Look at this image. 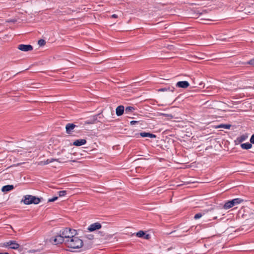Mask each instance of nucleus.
I'll return each mask as SVG.
<instances>
[{
    "instance_id": "1",
    "label": "nucleus",
    "mask_w": 254,
    "mask_h": 254,
    "mask_svg": "<svg viewBox=\"0 0 254 254\" xmlns=\"http://www.w3.org/2000/svg\"><path fill=\"white\" fill-rule=\"evenodd\" d=\"M65 243L68 247L72 249H78L83 246L82 240L74 235L70 239L65 240Z\"/></svg>"
},
{
    "instance_id": "2",
    "label": "nucleus",
    "mask_w": 254,
    "mask_h": 254,
    "mask_svg": "<svg viewBox=\"0 0 254 254\" xmlns=\"http://www.w3.org/2000/svg\"><path fill=\"white\" fill-rule=\"evenodd\" d=\"M244 200L241 198H236L231 200H228L225 202L223 208L224 209H228L241 203Z\"/></svg>"
},
{
    "instance_id": "3",
    "label": "nucleus",
    "mask_w": 254,
    "mask_h": 254,
    "mask_svg": "<svg viewBox=\"0 0 254 254\" xmlns=\"http://www.w3.org/2000/svg\"><path fill=\"white\" fill-rule=\"evenodd\" d=\"M40 198L31 195H26L23 201L25 204H37L40 202Z\"/></svg>"
},
{
    "instance_id": "4",
    "label": "nucleus",
    "mask_w": 254,
    "mask_h": 254,
    "mask_svg": "<svg viewBox=\"0 0 254 254\" xmlns=\"http://www.w3.org/2000/svg\"><path fill=\"white\" fill-rule=\"evenodd\" d=\"M72 231L74 232V230H72L70 228H66L63 229L61 234L64 239H65V240H69L71 239L74 234V233Z\"/></svg>"
},
{
    "instance_id": "5",
    "label": "nucleus",
    "mask_w": 254,
    "mask_h": 254,
    "mask_svg": "<svg viewBox=\"0 0 254 254\" xmlns=\"http://www.w3.org/2000/svg\"><path fill=\"white\" fill-rule=\"evenodd\" d=\"M3 246L5 247H9L11 249L17 250L19 248L20 245L15 241H9L3 243Z\"/></svg>"
},
{
    "instance_id": "6",
    "label": "nucleus",
    "mask_w": 254,
    "mask_h": 254,
    "mask_svg": "<svg viewBox=\"0 0 254 254\" xmlns=\"http://www.w3.org/2000/svg\"><path fill=\"white\" fill-rule=\"evenodd\" d=\"M64 241L65 242V240L61 234L50 239V242L54 245L61 244Z\"/></svg>"
},
{
    "instance_id": "7",
    "label": "nucleus",
    "mask_w": 254,
    "mask_h": 254,
    "mask_svg": "<svg viewBox=\"0 0 254 254\" xmlns=\"http://www.w3.org/2000/svg\"><path fill=\"white\" fill-rule=\"evenodd\" d=\"M102 226L100 223L98 222L94 223L91 224L87 228L88 230L90 232H92L96 230L100 229Z\"/></svg>"
},
{
    "instance_id": "8",
    "label": "nucleus",
    "mask_w": 254,
    "mask_h": 254,
    "mask_svg": "<svg viewBox=\"0 0 254 254\" xmlns=\"http://www.w3.org/2000/svg\"><path fill=\"white\" fill-rule=\"evenodd\" d=\"M18 49L22 51L27 52L33 50V47L30 45L20 44L18 46Z\"/></svg>"
},
{
    "instance_id": "9",
    "label": "nucleus",
    "mask_w": 254,
    "mask_h": 254,
    "mask_svg": "<svg viewBox=\"0 0 254 254\" xmlns=\"http://www.w3.org/2000/svg\"><path fill=\"white\" fill-rule=\"evenodd\" d=\"M189 83L187 81H179L176 84V86L183 88H187L189 86Z\"/></svg>"
},
{
    "instance_id": "10",
    "label": "nucleus",
    "mask_w": 254,
    "mask_h": 254,
    "mask_svg": "<svg viewBox=\"0 0 254 254\" xmlns=\"http://www.w3.org/2000/svg\"><path fill=\"white\" fill-rule=\"evenodd\" d=\"M86 143V140L84 139H79L75 140L73 142V145L76 146H80Z\"/></svg>"
},
{
    "instance_id": "11",
    "label": "nucleus",
    "mask_w": 254,
    "mask_h": 254,
    "mask_svg": "<svg viewBox=\"0 0 254 254\" xmlns=\"http://www.w3.org/2000/svg\"><path fill=\"white\" fill-rule=\"evenodd\" d=\"M125 111V108L124 106L123 105L119 106L117 107L116 109V113L117 116H122L124 112Z\"/></svg>"
},
{
    "instance_id": "12",
    "label": "nucleus",
    "mask_w": 254,
    "mask_h": 254,
    "mask_svg": "<svg viewBox=\"0 0 254 254\" xmlns=\"http://www.w3.org/2000/svg\"><path fill=\"white\" fill-rule=\"evenodd\" d=\"M76 127L73 124H67L65 126L66 131L67 133H70V132L74 128Z\"/></svg>"
},
{
    "instance_id": "13",
    "label": "nucleus",
    "mask_w": 254,
    "mask_h": 254,
    "mask_svg": "<svg viewBox=\"0 0 254 254\" xmlns=\"http://www.w3.org/2000/svg\"><path fill=\"white\" fill-rule=\"evenodd\" d=\"M139 135L140 136H141L142 137H150V138H155L156 137V135L152 134V133H150L149 132H140L139 133Z\"/></svg>"
},
{
    "instance_id": "14",
    "label": "nucleus",
    "mask_w": 254,
    "mask_h": 254,
    "mask_svg": "<svg viewBox=\"0 0 254 254\" xmlns=\"http://www.w3.org/2000/svg\"><path fill=\"white\" fill-rule=\"evenodd\" d=\"M14 188V187L13 185H6L3 187H2L1 189V190L3 192H7L9 191L12 190H13Z\"/></svg>"
},
{
    "instance_id": "15",
    "label": "nucleus",
    "mask_w": 254,
    "mask_h": 254,
    "mask_svg": "<svg viewBox=\"0 0 254 254\" xmlns=\"http://www.w3.org/2000/svg\"><path fill=\"white\" fill-rule=\"evenodd\" d=\"M241 146L243 149H249L252 147V145L251 143L247 142L241 144Z\"/></svg>"
},
{
    "instance_id": "16",
    "label": "nucleus",
    "mask_w": 254,
    "mask_h": 254,
    "mask_svg": "<svg viewBox=\"0 0 254 254\" xmlns=\"http://www.w3.org/2000/svg\"><path fill=\"white\" fill-rule=\"evenodd\" d=\"M248 137V136L247 134H243L240 136L237 137V140L240 143L246 140L247 139Z\"/></svg>"
},
{
    "instance_id": "17",
    "label": "nucleus",
    "mask_w": 254,
    "mask_h": 254,
    "mask_svg": "<svg viewBox=\"0 0 254 254\" xmlns=\"http://www.w3.org/2000/svg\"><path fill=\"white\" fill-rule=\"evenodd\" d=\"M231 127V125L230 124H220L219 125H218V126H217L216 127V128H225V129H230V127Z\"/></svg>"
},
{
    "instance_id": "18",
    "label": "nucleus",
    "mask_w": 254,
    "mask_h": 254,
    "mask_svg": "<svg viewBox=\"0 0 254 254\" xmlns=\"http://www.w3.org/2000/svg\"><path fill=\"white\" fill-rule=\"evenodd\" d=\"M97 120V118L96 117H93L92 118L87 120L85 121V124H93L95 123V121Z\"/></svg>"
},
{
    "instance_id": "19",
    "label": "nucleus",
    "mask_w": 254,
    "mask_h": 254,
    "mask_svg": "<svg viewBox=\"0 0 254 254\" xmlns=\"http://www.w3.org/2000/svg\"><path fill=\"white\" fill-rule=\"evenodd\" d=\"M135 110L134 108L132 106H128L125 109L126 113H128L133 112Z\"/></svg>"
},
{
    "instance_id": "20",
    "label": "nucleus",
    "mask_w": 254,
    "mask_h": 254,
    "mask_svg": "<svg viewBox=\"0 0 254 254\" xmlns=\"http://www.w3.org/2000/svg\"><path fill=\"white\" fill-rule=\"evenodd\" d=\"M145 235V233L143 231H139L136 233V236L139 238H142Z\"/></svg>"
},
{
    "instance_id": "21",
    "label": "nucleus",
    "mask_w": 254,
    "mask_h": 254,
    "mask_svg": "<svg viewBox=\"0 0 254 254\" xmlns=\"http://www.w3.org/2000/svg\"><path fill=\"white\" fill-rule=\"evenodd\" d=\"M204 213H197L194 216V219H199L200 218H201L203 215H204Z\"/></svg>"
},
{
    "instance_id": "22",
    "label": "nucleus",
    "mask_w": 254,
    "mask_h": 254,
    "mask_svg": "<svg viewBox=\"0 0 254 254\" xmlns=\"http://www.w3.org/2000/svg\"><path fill=\"white\" fill-rule=\"evenodd\" d=\"M59 196H64L66 194V190H60L58 192Z\"/></svg>"
},
{
    "instance_id": "23",
    "label": "nucleus",
    "mask_w": 254,
    "mask_h": 254,
    "mask_svg": "<svg viewBox=\"0 0 254 254\" xmlns=\"http://www.w3.org/2000/svg\"><path fill=\"white\" fill-rule=\"evenodd\" d=\"M38 44L40 46H43L46 44V41L43 39H40L38 41Z\"/></svg>"
},
{
    "instance_id": "24",
    "label": "nucleus",
    "mask_w": 254,
    "mask_h": 254,
    "mask_svg": "<svg viewBox=\"0 0 254 254\" xmlns=\"http://www.w3.org/2000/svg\"><path fill=\"white\" fill-rule=\"evenodd\" d=\"M49 163H50V161H49V159H48L46 160L40 162L39 163V164L43 165H47V164H48Z\"/></svg>"
},
{
    "instance_id": "25",
    "label": "nucleus",
    "mask_w": 254,
    "mask_h": 254,
    "mask_svg": "<svg viewBox=\"0 0 254 254\" xmlns=\"http://www.w3.org/2000/svg\"><path fill=\"white\" fill-rule=\"evenodd\" d=\"M247 63L250 65L254 66V58L249 61Z\"/></svg>"
},
{
    "instance_id": "26",
    "label": "nucleus",
    "mask_w": 254,
    "mask_h": 254,
    "mask_svg": "<svg viewBox=\"0 0 254 254\" xmlns=\"http://www.w3.org/2000/svg\"><path fill=\"white\" fill-rule=\"evenodd\" d=\"M58 197L57 196L54 197L52 198L49 199L48 201L49 202H54L55 200H56L58 199Z\"/></svg>"
},
{
    "instance_id": "27",
    "label": "nucleus",
    "mask_w": 254,
    "mask_h": 254,
    "mask_svg": "<svg viewBox=\"0 0 254 254\" xmlns=\"http://www.w3.org/2000/svg\"><path fill=\"white\" fill-rule=\"evenodd\" d=\"M85 237L89 240H92L94 238V236L91 234L85 235Z\"/></svg>"
},
{
    "instance_id": "28",
    "label": "nucleus",
    "mask_w": 254,
    "mask_h": 254,
    "mask_svg": "<svg viewBox=\"0 0 254 254\" xmlns=\"http://www.w3.org/2000/svg\"><path fill=\"white\" fill-rule=\"evenodd\" d=\"M250 142L251 143L254 144V134L252 135L250 138Z\"/></svg>"
},
{
    "instance_id": "29",
    "label": "nucleus",
    "mask_w": 254,
    "mask_h": 254,
    "mask_svg": "<svg viewBox=\"0 0 254 254\" xmlns=\"http://www.w3.org/2000/svg\"><path fill=\"white\" fill-rule=\"evenodd\" d=\"M138 123V121H132L130 122V125H135L136 124Z\"/></svg>"
},
{
    "instance_id": "30",
    "label": "nucleus",
    "mask_w": 254,
    "mask_h": 254,
    "mask_svg": "<svg viewBox=\"0 0 254 254\" xmlns=\"http://www.w3.org/2000/svg\"><path fill=\"white\" fill-rule=\"evenodd\" d=\"M55 161L58 162L60 163H63L64 162V161L60 160V159H55Z\"/></svg>"
},
{
    "instance_id": "31",
    "label": "nucleus",
    "mask_w": 254,
    "mask_h": 254,
    "mask_svg": "<svg viewBox=\"0 0 254 254\" xmlns=\"http://www.w3.org/2000/svg\"><path fill=\"white\" fill-rule=\"evenodd\" d=\"M49 161H50V163H52V162L55 161V158L49 159Z\"/></svg>"
},
{
    "instance_id": "32",
    "label": "nucleus",
    "mask_w": 254,
    "mask_h": 254,
    "mask_svg": "<svg viewBox=\"0 0 254 254\" xmlns=\"http://www.w3.org/2000/svg\"><path fill=\"white\" fill-rule=\"evenodd\" d=\"M112 18H116L118 17V15L116 14H114L112 15L111 16Z\"/></svg>"
},
{
    "instance_id": "33",
    "label": "nucleus",
    "mask_w": 254,
    "mask_h": 254,
    "mask_svg": "<svg viewBox=\"0 0 254 254\" xmlns=\"http://www.w3.org/2000/svg\"><path fill=\"white\" fill-rule=\"evenodd\" d=\"M166 90V89L165 88H162V89H159V91H164Z\"/></svg>"
},
{
    "instance_id": "34",
    "label": "nucleus",
    "mask_w": 254,
    "mask_h": 254,
    "mask_svg": "<svg viewBox=\"0 0 254 254\" xmlns=\"http://www.w3.org/2000/svg\"><path fill=\"white\" fill-rule=\"evenodd\" d=\"M149 238V235H146L145 237H144V238L145 239H148Z\"/></svg>"
},
{
    "instance_id": "35",
    "label": "nucleus",
    "mask_w": 254,
    "mask_h": 254,
    "mask_svg": "<svg viewBox=\"0 0 254 254\" xmlns=\"http://www.w3.org/2000/svg\"><path fill=\"white\" fill-rule=\"evenodd\" d=\"M0 254H9L8 253H0Z\"/></svg>"
}]
</instances>
